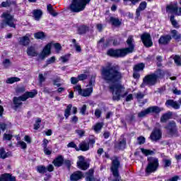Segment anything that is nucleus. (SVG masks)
Returning <instances> with one entry per match:
<instances>
[{"label": "nucleus", "mask_w": 181, "mask_h": 181, "mask_svg": "<svg viewBox=\"0 0 181 181\" xmlns=\"http://www.w3.org/2000/svg\"><path fill=\"white\" fill-rule=\"evenodd\" d=\"M101 76L106 83L112 84L109 86V89L112 94V100L114 101H119L121 97L127 95V93L122 95L124 91H125V87L120 83L124 76L121 73L119 66L108 64L102 69Z\"/></svg>", "instance_id": "nucleus-1"}, {"label": "nucleus", "mask_w": 181, "mask_h": 181, "mask_svg": "<svg viewBox=\"0 0 181 181\" xmlns=\"http://www.w3.org/2000/svg\"><path fill=\"white\" fill-rule=\"evenodd\" d=\"M126 42L128 47L119 49H110L107 52V54H108V56H111L112 57H125L127 54L134 53V52H135L134 36L129 35Z\"/></svg>", "instance_id": "nucleus-2"}, {"label": "nucleus", "mask_w": 181, "mask_h": 181, "mask_svg": "<svg viewBox=\"0 0 181 181\" xmlns=\"http://www.w3.org/2000/svg\"><path fill=\"white\" fill-rule=\"evenodd\" d=\"M163 77H165V71L158 69L153 73L144 76L143 78V83L141 84L140 87L144 88L146 86H148V87L156 86L159 80H161Z\"/></svg>", "instance_id": "nucleus-3"}, {"label": "nucleus", "mask_w": 181, "mask_h": 181, "mask_svg": "<svg viewBox=\"0 0 181 181\" xmlns=\"http://www.w3.org/2000/svg\"><path fill=\"white\" fill-rule=\"evenodd\" d=\"M89 3L90 0H73L69 9L71 12L78 13V12H81L83 9H86V6Z\"/></svg>", "instance_id": "nucleus-4"}, {"label": "nucleus", "mask_w": 181, "mask_h": 181, "mask_svg": "<svg viewBox=\"0 0 181 181\" xmlns=\"http://www.w3.org/2000/svg\"><path fill=\"white\" fill-rule=\"evenodd\" d=\"M36 94H37V91L34 90L33 92H26L19 97H14L13 102L16 108H19V107L22 105V101H26L28 98H33Z\"/></svg>", "instance_id": "nucleus-5"}, {"label": "nucleus", "mask_w": 181, "mask_h": 181, "mask_svg": "<svg viewBox=\"0 0 181 181\" xmlns=\"http://www.w3.org/2000/svg\"><path fill=\"white\" fill-rule=\"evenodd\" d=\"M1 18H3V21L1 24V28H6V26L14 28H16V25L15 24L16 21L11 13L8 12H4L1 15Z\"/></svg>", "instance_id": "nucleus-6"}, {"label": "nucleus", "mask_w": 181, "mask_h": 181, "mask_svg": "<svg viewBox=\"0 0 181 181\" xmlns=\"http://www.w3.org/2000/svg\"><path fill=\"white\" fill-rule=\"evenodd\" d=\"M147 160L148 165L146 168V173L149 175L153 173V172H156L158 168H159V160L156 157H148Z\"/></svg>", "instance_id": "nucleus-7"}, {"label": "nucleus", "mask_w": 181, "mask_h": 181, "mask_svg": "<svg viewBox=\"0 0 181 181\" xmlns=\"http://www.w3.org/2000/svg\"><path fill=\"white\" fill-rule=\"evenodd\" d=\"M162 126L159 123L156 124V127L150 135V139L156 142L162 138Z\"/></svg>", "instance_id": "nucleus-8"}, {"label": "nucleus", "mask_w": 181, "mask_h": 181, "mask_svg": "<svg viewBox=\"0 0 181 181\" xmlns=\"http://www.w3.org/2000/svg\"><path fill=\"white\" fill-rule=\"evenodd\" d=\"M120 165L121 163H119L118 157H113V159H112V166L110 168V170L114 177H121V176H119V171L118 170V169H119Z\"/></svg>", "instance_id": "nucleus-9"}, {"label": "nucleus", "mask_w": 181, "mask_h": 181, "mask_svg": "<svg viewBox=\"0 0 181 181\" xmlns=\"http://www.w3.org/2000/svg\"><path fill=\"white\" fill-rule=\"evenodd\" d=\"M141 40L143 42L145 47H152L153 46V42H152V37H151V34L144 33L141 35Z\"/></svg>", "instance_id": "nucleus-10"}, {"label": "nucleus", "mask_w": 181, "mask_h": 181, "mask_svg": "<svg viewBox=\"0 0 181 181\" xmlns=\"http://www.w3.org/2000/svg\"><path fill=\"white\" fill-rule=\"evenodd\" d=\"M165 128L168 129L170 135L172 136H177V127L175 121H170Z\"/></svg>", "instance_id": "nucleus-11"}, {"label": "nucleus", "mask_w": 181, "mask_h": 181, "mask_svg": "<svg viewBox=\"0 0 181 181\" xmlns=\"http://www.w3.org/2000/svg\"><path fill=\"white\" fill-rule=\"evenodd\" d=\"M78 159L76 164L79 169H81L82 170H87L88 168H90V164L87 163L84 156H79Z\"/></svg>", "instance_id": "nucleus-12"}, {"label": "nucleus", "mask_w": 181, "mask_h": 181, "mask_svg": "<svg viewBox=\"0 0 181 181\" xmlns=\"http://www.w3.org/2000/svg\"><path fill=\"white\" fill-rule=\"evenodd\" d=\"M74 88L75 91H78L79 95H82V97H89V95L91 94V88L82 89L81 86L77 85Z\"/></svg>", "instance_id": "nucleus-13"}, {"label": "nucleus", "mask_w": 181, "mask_h": 181, "mask_svg": "<svg viewBox=\"0 0 181 181\" xmlns=\"http://www.w3.org/2000/svg\"><path fill=\"white\" fill-rule=\"evenodd\" d=\"M52 50V44H47L44 49H42V52L39 54V59L41 60H45L49 54H50Z\"/></svg>", "instance_id": "nucleus-14"}, {"label": "nucleus", "mask_w": 181, "mask_h": 181, "mask_svg": "<svg viewBox=\"0 0 181 181\" xmlns=\"http://www.w3.org/2000/svg\"><path fill=\"white\" fill-rule=\"evenodd\" d=\"M170 40H172V36L170 35H161L158 40V43L166 46V45L170 43Z\"/></svg>", "instance_id": "nucleus-15"}, {"label": "nucleus", "mask_w": 181, "mask_h": 181, "mask_svg": "<svg viewBox=\"0 0 181 181\" xmlns=\"http://www.w3.org/2000/svg\"><path fill=\"white\" fill-rule=\"evenodd\" d=\"M165 105L166 107H172V108H174V110H179V108H180V105L179 103L172 99L166 100Z\"/></svg>", "instance_id": "nucleus-16"}, {"label": "nucleus", "mask_w": 181, "mask_h": 181, "mask_svg": "<svg viewBox=\"0 0 181 181\" xmlns=\"http://www.w3.org/2000/svg\"><path fill=\"white\" fill-rule=\"evenodd\" d=\"M0 181H16V178L10 174L6 173L0 176Z\"/></svg>", "instance_id": "nucleus-17"}, {"label": "nucleus", "mask_w": 181, "mask_h": 181, "mask_svg": "<svg viewBox=\"0 0 181 181\" xmlns=\"http://www.w3.org/2000/svg\"><path fill=\"white\" fill-rule=\"evenodd\" d=\"M83 177V173L81 171H76L70 176V180L77 181Z\"/></svg>", "instance_id": "nucleus-18"}, {"label": "nucleus", "mask_w": 181, "mask_h": 181, "mask_svg": "<svg viewBox=\"0 0 181 181\" xmlns=\"http://www.w3.org/2000/svg\"><path fill=\"white\" fill-rule=\"evenodd\" d=\"M33 15L35 21H40L43 15V11L41 9H35L33 11Z\"/></svg>", "instance_id": "nucleus-19"}, {"label": "nucleus", "mask_w": 181, "mask_h": 181, "mask_svg": "<svg viewBox=\"0 0 181 181\" xmlns=\"http://www.w3.org/2000/svg\"><path fill=\"white\" fill-rule=\"evenodd\" d=\"M167 12H170V13H177V4H171L166 7Z\"/></svg>", "instance_id": "nucleus-20"}, {"label": "nucleus", "mask_w": 181, "mask_h": 181, "mask_svg": "<svg viewBox=\"0 0 181 181\" xmlns=\"http://www.w3.org/2000/svg\"><path fill=\"white\" fill-rule=\"evenodd\" d=\"M19 43H20V45H22L23 46H28V45H29V43H30V39L29 38V36H28V35H26L25 36L20 37Z\"/></svg>", "instance_id": "nucleus-21"}, {"label": "nucleus", "mask_w": 181, "mask_h": 181, "mask_svg": "<svg viewBox=\"0 0 181 181\" xmlns=\"http://www.w3.org/2000/svg\"><path fill=\"white\" fill-rule=\"evenodd\" d=\"M125 146H127V141L125 139H122L115 144V148L117 151H122V149H125Z\"/></svg>", "instance_id": "nucleus-22"}, {"label": "nucleus", "mask_w": 181, "mask_h": 181, "mask_svg": "<svg viewBox=\"0 0 181 181\" xmlns=\"http://www.w3.org/2000/svg\"><path fill=\"white\" fill-rule=\"evenodd\" d=\"M64 162V159L63 158V156H58L57 158H55L53 160V163H54V166H56L57 168H60V166H62V165H63Z\"/></svg>", "instance_id": "nucleus-23"}, {"label": "nucleus", "mask_w": 181, "mask_h": 181, "mask_svg": "<svg viewBox=\"0 0 181 181\" xmlns=\"http://www.w3.org/2000/svg\"><path fill=\"white\" fill-rule=\"evenodd\" d=\"M172 112H168L167 113L163 114L160 117V122H167L168 119H170V118H172Z\"/></svg>", "instance_id": "nucleus-24"}, {"label": "nucleus", "mask_w": 181, "mask_h": 181, "mask_svg": "<svg viewBox=\"0 0 181 181\" xmlns=\"http://www.w3.org/2000/svg\"><path fill=\"white\" fill-rule=\"evenodd\" d=\"M88 30H90V28L88 26H87L86 25H82L78 27V33L79 35H84V34L87 33V32H88Z\"/></svg>", "instance_id": "nucleus-25"}, {"label": "nucleus", "mask_w": 181, "mask_h": 181, "mask_svg": "<svg viewBox=\"0 0 181 181\" xmlns=\"http://www.w3.org/2000/svg\"><path fill=\"white\" fill-rule=\"evenodd\" d=\"M145 9H146V1H142L136 11V16H140L141 11H145Z\"/></svg>", "instance_id": "nucleus-26"}, {"label": "nucleus", "mask_w": 181, "mask_h": 181, "mask_svg": "<svg viewBox=\"0 0 181 181\" xmlns=\"http://www.w3.org/2000/svg\"><path fill=\"white\" fill-rule=\"evenodd\" d=\"M110 23H111L113 26H121V21L118 18L110 17Z\"/></svg>", "instance_id": "nucleus-27"}, {"label": "nucleus", "mask_w": 181, "mask_h": 181, "mask_svg": "<svg viewBox=\"0 0 181 181\" xmlns=\"http://www.w3.org/2000/svg\"><path fill=\"white\" fill-rule=\"evenodd\" d=\"M27 54L28 56H31L32 57H36V56H37V53L34 47H30L28 48Z\"/></svg>", "instance_id": "nucleus-28"}, {"label": "nucleus", "mask_w": 181, "mask_h": 181, "mask_svg": "<svg viewBox=\"0 0 181 181\" xmlns=\"http://www.w3.org/2000/svg\"><path fill=\"white\" fill-rule=\"evenodd\" d=\"M148 110L151 112H154L155 114H159L161 111H163V107H159L158 106H152L148 107Z\"/></svg>", "instance_id": "nucleus-29"}, {"label": "nucleus", "mask_w": 181, "mask_h": 181, "mask_svg": "<svg viewBox=\"0 0 181 181\" xmlns=\"http://www.w3.org/2000/svg\"><path fill=\"white\" fill-rule=\"evenodd\" d=\"M140 149L141 151L142 154L145 155V156L155 155V150L145 149L144 148H141Z\"/></svg>", "instance_id": "nucleus-30"}, {"label": "nucleus", "mask_w": 181, "mask_h": 181, "mask_svg": "<svg viewBox=\"0 0 181 181\" xmlns=\"http://www.w3.org/2000/svg\"><path fill=\"white\" fill-rule=\"evenodd\" d=\"M9 156H11V153H6L4 148H0V158L1 159H6V158H9Z\"/></svg>", "instance_id": "nucleus-31"}, {"label": "nucleus", "mask_w": 181, "mask_h": 181, "mask_svg": "<svg viewBox=\"0 0 181 181\" xmlns=\"http://www.w3.org/2000/svg\"><path fill=\"white\" fill-rule=\"evenodd\" d=\"M103 127H104V124L103 122H98L93 127V129L96 134H99V132H101Z\"/></svg>", "instance_id": "nucleus-32"}, {"label": "nucleus", "mask_w": 181, "mask_h": 181, "mask_svg": "<svg viewBox=\"0 0 181 181\" xmlns=\"http://www.w3.org/2000/svg\"><path fill=\"white\" fill-rule=\"evenodd\" d=\"M71 108H73V105H71V104L68 105V106L66 107V108L64 111V117H65L66 119H68L69 117H70Z\"/></svg>", "instance_id": "nucleus-33"}, {"label": "nucleus", "mask_w": 181, "mask_h": 181, "mask_svg": "<svg viewBox=\"0 0 181 181\" xmlns=\"http://www.w3.org/2000/svg\"><path fill=\"white\" fill-rule=\"evenodd\" d=\"M36 170L38 173L45 174L47 173V168L45 165H38L36 167Z\"/></svg>", "instance_id": "nucleus-34"}, {"label": "nucleus", "mask_w": 181, "mask_h": 181, "mask_svg": "<svg viewBox=\"0 0 181 181\" xmlns=\"http://www.w3.org/2000/svg\"><path fill=\"white\" fill-rule=\"evenodd\" d=\"M172 37L175 40H181V35L176 30H171Z\"/></svg>", "instance_id": "nucleus-35"}, {"label": "nucleus", "mask_w": 181, "mask_h": 181, "mask_svg": "<svg viewBox=\"0 0 181 181\" xmlns=\"http://www.w3.org/2000/svg\"><path fill=\"white\" fill-rule=\"evenodd\" d=\"M90 148L89 146H88V143L86 142V141H83L82 143H81L79 144V149L81 151H88V149Z\"/></svg>", "instance_id": "nucleus-36"}, {"label": "nucleus", "mask_w": 181, "mask_h": 181, "mask_svg": "<svg viewBox=\"0 0 181 181\" xmlns=\"http://www.w3.org/2000/svg\"><path fill=\"white\" fill-rule=\"evenodd\" d=\"M34 37L35 39H40L41 40H43V39L46 37V35L42 31H40L34 34Z\"/></svg>", "instance_id": "nucleus-37"}, {"label": "nucleus", "mask_w": 181, "mask_h": 181, "mask_svg": "<svg viewBox=\"0 0 181 181\" xmlns=\"http://www.w3.org/2000/svg\"><path fill=\"white\" fill-rule=\"evenodd\" d=\"M148 114H151V112L149 111V107H148L147 109L139 112L138 113V117H139V118H144V117H146V115H148Z\"/></svg>", "instance_id": "nucleus-38"}, {"label": "nucleus", "mask_w": 181, "mask_h": 181, "mask_svg": "<svg viewBox=\"0 0 181 181\" xmlns=\"http://www.w3.org/2000/svg\"><path fill=\"white\" fill-rule=\"evenodd\" d=\"M17 81H21V78L18 77H11V78H8L6 81V83L7 84H13V83H17Z\"/></svg>", "instance_id": "nucleus-39"}, {"label": "nucleus", "mask_w": 181, "mask_h": 181, "mask_svg": "<svg viewBox=\"0 0 181 181\" xmlns=\"http://www.w3.org/2000/svg\"><path fill=\"white\" fill-rule=\"evenodd\" d=\"M145 69V64L144 63H140L139 64H136L134 67V71H142Z\"/></svg>", "instance_id": "nucleus-40"}, {"label": "nucleus", "mask_w": 181, "mask_h": 181, "mask_svg": "<svg viewBox=\"0 0 181 181\" xmlns=\"http://www.w3.org/2000/svg\"><path fill=\"white\" fill-rule=\"evenodd\" d=\"M47 9L50 15H52V16H57V13L54 12V10L53 9V6H52V4H48L47 6Z\"/></svg>", "instance_id": "nucleus-41"}, {"label": "nucleus", "mask_w": 181, "mask_h": 181, "mask_svg": "<svg viewBox=\"0 0 181 181\" xmlns=\"http://www.w3.org/2000/svg\"><path fill=\"white\" fill-rule=\"evenodd\" d=\"M71 54H66L59 58V60H62V63H67L70 60Z\"/></svg>", "instance_id": "nucleus-42"}, {"label": "nucleus", "mask_w": 181, "mask_h": 181, "mask_svg": "<svg viewBox=\"0 0 181 181\" xmlns=\"http://www.w3.org/2000/svg\"><path fill=\"white\" fill-rule=\"evenodd\" d=\"M163 163L164 168H169V166L172 165V160L170 159L163 158Z\"/></svg>", "instance_id": "nucleus-43"}, {"label": "nucleus", "mask_w": 181, "mask_h": 181, "mask_svg": "<svg viewBox=\"0 0 181 181\" xmlns=\"http://www.w3.org/2000/svg\"><path fill=\"white\" fill-rule=\"evenodd\" d=\"M75 132L77 134L78 136H79V138H83V136H84V135H86V130L84 129H78L75 130Z\"/></svg>", "instance_id": "nucleus-44"}, {"label": "nucleus", "mask_w": 181, "mask_h": 181, "mask_svg": "<svg viewBox=\"0 0 181 181\" xmlns=\"http://www.w3.org/2000/svg\"><path fill=\"white\" fill-rule=\"evenodd\" d=\"M42 122V119L40 118H37L36 121H35V124H34V129H35V131H37V129H39V128H40V123Z\"/></svg>", "instance_id": "nucleus-45"}, {"label": "nucleus", "mask_w": 181, "mask_h": 181, "mask_svg": "<svg viewBox=\"0 0 181 181\" xmlns=\"http://www.w3.org/2000/svg\"><path fill=\"white\" fill-rule=\"evenodd\" d=\"M174 62L177 66H181V57L179 55H175L174 57Z\"/></svg>", "instance_id": "nucleus-46"}, {"label": "nucleus", "mask_w": 181, "mask_h": 181, "mask_svg": "<svg viewBox=\"0 0 181 181\" xmlns=\"http://www.w3.org/2000/svg\"><path fill=\"white\" fill-rule=\"evenodd\" d=\"M2 64L5 69H8V67H11V60L6 59L3 61Z\"/></svg>", "instance_id": "nucleus-47"}, {"label": "nucleus", "mask_w": 181, "mask_h": 181, "mask_svg": "<svg viewBox=\"0 0 181 181\" xmlns=\"http://www.w3.org/2000/svg\"><path fill=\"white\" fill-rule=\"evenodd\" d=\"M126 119L127 121H129V122H132V121H135V115L132 113L127 115Z\"/></svg>", "instance_id": "nucleus-48"}, {"label": "nucleus", "mask_w": 181, "mask_h": 181, "mask_svg": "<svg viewBox=\"0 0 181 181\" xmlns=\"http://www.w3.org/2000/svg\"><path fill=\"white\" fill-rule=\"evenodd\" d=\"M38 78L40 85L42 86V84H43V83L46 81V78L45 77V76L42 75V74H40L38 76Z\"/></svg>", "instance_id": "nucleus-49"}, {"label": "nucleus", "mask_w": 181, "mask_h": 181, "mask_svg": "<svg viewBox=\"0 0 181 181\" xmlns=\"http://www.w3.org/2000/svg\"><path fill=\"white\" fill-rule=\"evenodd\" d=\"M170 21L173 26H174V28H177V21H176V20H175V16H171L170 18Z\"/></svg>", "instance_id": "nucleus-50"}, {"label": "nucleus", "mask_w": 181, "mask_h": 181, "mask_svg": "<svg viewBox=\"0 0 181 181\" xmlns=\"http://www.w3.org/2000/svg\"><path fill=\"white\" fill-rule=\"evenodd\" d=\"M87 74H81L78 75V78L79 81H84V80H87Z\"/></svg>", "instance_id": "nucleus-51"}, {"label": "nucleus", "mask_w": 181, "mask_h": 181, "mask_svg": "<svg viewBox=\"0 0 181 181\" xmlns=\"http://www.w3.org/2000/svg\"><path fill=\"white\" fill-rule=\"evenodd\" d=\"M79 81H79V79H78V76H77V77L73 76V77L71 78V84L76 85V84H77V83H78Z\"/></svg>", "instance_id": "nucleus-52"}, {"label": "nucleus", "mask_w": 181, "mask_h": 181, "mask_svg": "<svg viewBox=\"0 0 181 181\" xmlns=\"http://www.w3.org/2000/svg\"><path fill=\"white\" fill-rule=\"evenodd\" d=\"M139 145H144L145 144V137L141 136L137 138Z\"/></svg>", "instance_id": "nucleus-53"}, {"label": "nucleus", "mask_w": 181, "mask_h": 181, "mask_svg": "<svg viewBox=\"0 0 181 181\" xmlns=\"http://www.w3.org/2000/svg\"><path fill=\"white\" fill-rule=\"evenodd\" d=\"M67 148H75L77 151H80V148H77V145H76L74 141L69 143L67 144Z\"/></svg>", "instance_id": "nucleus-54"}, {"label": "nucleus", "mask_w": 181, "mask_h": 181, "mask_svg": "<svg viewBox=\"0 0 181 181\" xmlns=\"http://www.w3.org/2000/svg\"><path fill=\"white\" fill-rule=\"evenodd\" d=\"M145 97V94L142 93V92H138L136 93V98L138 100H142Z\"/></svg>", "instance_id": "nucleus-55"}, {"label": "nucleus", "mask_w": 181, "mask_h": 181, "mask_svg": "<svg viewBox=\"0 0 181 181\" xmlns=\"http://www.w3.org/2000/svg\"><path fill=\"white\" fill-rule=\"evenodd\" d=\"M54 47L55 48L57 53H59L60 50H62V45L59 43H55L54 45Z\"/></svg>", "instance_id": "nucleus-56"}, {"label": "nucleus", "mask_w": 181, "mask_h": 181, "mask_svg": "<svg viewBox=\"0 0 181 181\" xmlns=\"http://www.w3.org/2000/svg\"><path fill=\"white\" fill-rule=\"evenodd\" d=\"M54 62H56V57H52L47 60V64H52V63H54Z\"/></svg>", "instance_id": "nucleus-57"}, {"label": "nucleus", "mask_w": 181, "mask_h": 181, "mask_svg": "<svg viewBox=\"0 0 181 181\" xmlns=\"http://www.w3.org/2000/svg\"><path fill=\"white\" fill-rule=\"evenodd\" d=\"M18 144L21 146L22 149H26V148H28V145H26V143H25V141H18Z\"/></svg>", "instance_id": "nucleus-58"}, {"label": "nucleus", "mask_w": 181, "mask_h": 181, "mask_svg": "<svg viewBox=\"0 0 181 181\" xmlns=\"http://www.w3.org/2000/svg\"><path fill=\"white\" fill-rule=\"evenodd\" d=\"M49 144V140L44 139L42 141V146L43 148V149L47 148V144Z\"/></svg>", "instance_id": "nucleus-59"}, {"label": "nucleus", "mask_w": 181, "mask_h": 181, "mask_svg": "<svg viewBox=\"0 0 181 181\" xmlns=\"http://www.w3.org/2000/svg\"><path fill=\"white\" fill-rule=\"evenodd\" d=\"M59 81H60V78H57L54 79L53 81L54 86H57V87H60V86H62V84L61 83H57Z\"/></svg>", "instance_id": "nucleus-60"}, {"label": "nucleus", "mask_w": 181, "mask_h": 181, "mask_svg": "<svg viewBox=\"0 0 181 181\" xmlns=\"http://www.w3.org/2000/svg\"><path fill=\"white\" fill-rule=\"evenodd\" d=\"M4 139H6V141H11V139H12V135L8 134H4Z\"/></svg>", "instance_id": "nucleus-61"}, {"label": "nucleus", "mask_w": 181, "mask_h": 181, "mask_svg": "<svg viewBox=\"0 0 181 181\" xmlns=\"http://www.w3.org/2000/svg\"><path fill=\"white\" fill-rule=\"evenodd\" d=\"M179 179H180V177L178 175H175L174 177L168 179L167 181H177Z\"/></svg>", "instance_id": "nucleus-62"}, {"label": "nucleus", "mask_w": 181, "mask_h": 181, "mask_svg": "<svg viewBox=\"0 0 181 181\" xmlns=\"http://www.w3.org/2000/svg\"><path fill=\"white\" fill-rule=\"evenodd\" d=\"M95 115L97 118H100L101 117V110H100V109H97L95 111Z\"/></svg>", "instance_id": "nucleus-63"}, {"label": "nucleus", "mask_w": 181, "mask_h": 181, "mask_svg": "<svg viewBox=\"0 0 181 181\" xmlns=\"http://www.w3.org/2000/svg\"><path fill=\"white\" fill-rule=\"evenodd\" d=\"M6 127H8L6 124L0 123V129H1V131H5V129H6Z\"/></svg>", "instance_id": "nucleus-64"}]
</instances>
